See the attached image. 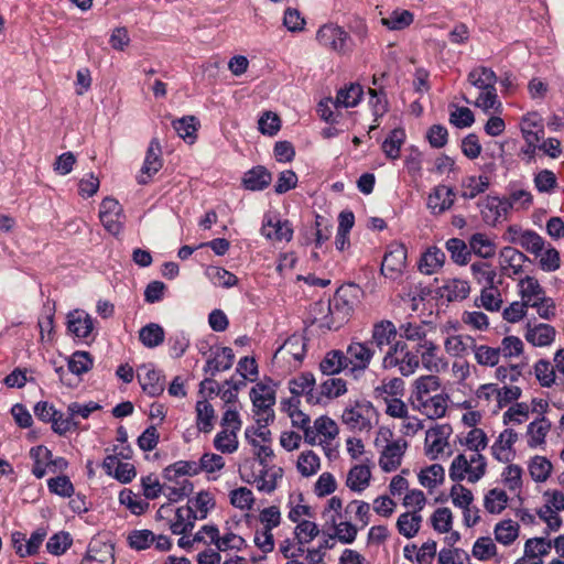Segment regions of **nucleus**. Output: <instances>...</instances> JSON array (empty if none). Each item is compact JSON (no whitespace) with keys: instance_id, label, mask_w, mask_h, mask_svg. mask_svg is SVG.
<instances>
[{"instance_id":"nucleus-39","label":"nucleus","mask_w":564,"mask_h":564,"mask_svg":"<svg viewBox=\"0 0 564 564\" xmlns=\"http://www.w3.org/2000/svg\"><path fill=\"white\" fill-rule=\"evenodd\" d=\"M470 293L469 283L462 279H451L442 288V296L448 302L463 301Z\"/></svg>"},{"instance_id":"nucleus-13","label":"nucleus","mask_w":564,"mask_h":564,"mask_svg":"<svg viewBox=\"0 0 564 564\" xmlns=\"http://www.w3.org/2000/svg\"><path fill=\"white\" fill-rule=\"evenodd\" d=\"M398 329L395 325L388 319L376 322L371 329V339L368 341L372 348L382 351L384 347L394 344Z\"/></svg>"},{"instance_id":"nucleus-28","label":"nucleus","mask_w":564,"mask_h":564,"mask_svg":"<svg viewBox=\"0 0 564 564\" xmlns=\"http://www.w3.org/2000/svg\"><path fill=\"white\" fill-rule=\"evenodd\" d=\"M470 271L474 280L482 288H490L502 283L497 280L496 268L487 261H476L470 265Z\"/></svg>"},{"instance_id":"nucleus-30","label":"nucleus","mask_w":564,"mask_h":564,"mask_svg":"<svg viewBox=\"0 0 564 564\" xmlns=\"http://www.w3.org/2000/svg\"><path fill=\"white\" fill-rule=\"evenodd\" d=\"M445 253L440 248L433 246L426 249L419 261V270L421 273L431 275L436 273L445 262Z\"/></svg>"},{"instance_id":"nucleus-6","label":"nucleus","mask_w":564,"mask_h":564,"mask_svg":"<svg viewBox=\"0 0 564 564\" xmlns=\"http://www.w3.org/2000/svg\"><path fill=\"white\" fill-rule=\"evenodd\" d=\"M174 512V518L169 520V527L173 534H185L194 528L198 519L197 513L191 505L182 506L173 510L171 505H163L156 512L158 519H167L170 513Z\"/></svg>"},{"instance_id":"nucleus-19","label":"nucleus","mask_w":564,"mask_h":564,"mask_svg":"<svg viewBox=\"0 0 564 564\" xmlns=\"http://www.w3.org/2000/svg\"><path fill=\"white\" fill-rule=\"evenodd\" d=\"M499 258L501 272L509 278L520 274L523 271V263L528 260L524 253L512 247L502 248Z\"/></svg>"},{"instance_id":"nucleus-54","label":"nucleus","mask_w":564,"mask_h":564,"mask_svg":"<svg viewBox=\"0 0 564 564\" xmlns=\"http://www.w3.org/2000/svg\"><path fill=\"white\" fill-rule=\"evenodd\" d=\"M445 478V470L442 465L433 464L430 467L422 469L419 474L420 484L429 489L435 488L442 484Z\"/></svg>"},{"instance_id":"nucleus-10","label":"nucleus","mask_w":564,"mask_h":564,"mask_svg":"<svg viewBox=\"0 0 564 564\" xmlns=\"http://www.w3.org/2000/svg\"><path fill=\"white\" fill-rule=\"evenodd\" d=\"M419 352L421 351L420 362L430 372H441L448 366L445 358L440 354V347L432 340L417 343Z\"/></svg>"},{"instance_id":"nucleus-24","label":"nucleus","mask_w":564,"mask_h":564,"mask_svg":"<svg viewBox=\"0 0 564 564\" xmlns=\"http://www.w3.org/2000/svg\"><path fill=\"white\" fill-rule=\"evenodd\" d=\"M67 329L78 338H87L94 329V321L85 311L75 310L67 315Z\"/></svg>"},{"instance_id":"nucleus-47","label":"nucleus","mask_w":564,"mask_h":564,"mask_svg":"<svg viewBox=\"0 0 564 564\" xmlns=\"http://www.w3.org/2000/svg\"><path fill=\"white\" fill-rule=\"evenodd\" d=\"M296 468L303 477L315 475L321 468V459L313 451H304L299 455Z\"/></svg>"},{"instance_id":"nucleus-50","label":"nucleus","mask_w":564,"mask_h":564,"mask_svg":"<svg viewBox=\"0 0 564 564\" xmlns=\"http://www.w3.org/2000/svg\"><path fill=\"white\" fill-rule=\"evenodd\" d=\"M551 427L550 422L545 417H541L528 425V445L536 447L545 442L546 434Z\"/></svg>"},{"instance_id":"nucleus-40","label":"nucleus","mask_w":564,"mask_h":564,"mask_svg":"<svg viewBox=\"0 0 564 564\" xmlns=\"http://www.w3.org/2000/svg\"><path fill=\"white\" fill-rule=\"evenodd\" d=\"M283 470L280 467H262L259 476L254 479L257 488L263 492H272L276 488L278 479L282 478Z\"/></svg>"},{"instance_id":"nucleus-45","label":"nucleus","mask_w":564,"mask_h":564,"mask_svg":"<svg viewBox=\"0 0 564 564\" xmlns=\"http://www.w3.org/2000/svg\"><path fill=\"white\" fill-rule=\"evenodd\" d=\"M553 547L552 541L545 538H532L527 540L524 544L525 556L532 561L542 560L543 556L547 555Z\"/></svg>"},{"instance_id":"nucleus-23","label":"nucleus","mask_w":564,"mask_h":564,"mask_svg":"<svg viewBox=\"0 0 564 564\" xmlns=\"http://www.w3.org/2000/svg\"><path fill=\"white\" fill-rule=\"evenodd\" d=\"M441 387V381L437 376L425 375L415 379L412 383L411 398L414 403H420L423 400L432 397L433 392H436Z\"/></svg>"},{"instance_id":"nucleus-26","label":"nucleus","mask_w":564,"mask_h":564,"mask_svg":"<svg viewBox=\"0 0 564 564\" xmlns=\"http://www.w3.org/2000/svg\"><path fill=\"white\" fill-rule=\"evenodd\" d=\"M555 328L549 324L541 323L531 326L529 323L527 325L524 337L533 346L543 347L551 345L555 339Z\"/></svg>"},{"instance_id":"nucleus-52","label":"nucleus","mask_w":564,"mask_h":564,"mask_svg":"<svg viewBox=\"0 0 564 564\" xmlns=\"http://www.w3.org/2000/svg\"><path fill=\"white\" fill-rule=\"evenodd\" d=\"M30 456L34 460L32 474L37 479L43 478L46 474V467L48 459L52 457V452L45 446L39 445L31 448Z\"/></svg>"},{"instance_id":"nucleus-11","label":"nucleus","mask_w":564,"mask_h":564,"mask_svg":"<svg viewBox=\"0 0 564 564\" xmlns=\"http://www.w3.org/2000/svg\"><path fill=\"white\" fill-rule=\"evenodd\" d=\"M313 426L321 437L318 444L323 447L325 455L332 458L336 452V447L333 446V441L339 433L336 422L328 416H319L314 421Z\"/></svg>"},{"instance_id":"nucleus-37","label":"nucleus","mask_w":564,"mask_h":564,"mask_svg":"<svg viewBox=\"0 0 564 564\" xmlns=\"http://www.w3.org/2000/svg\"><path fill=\"white\" fill-rule=\"evenodd\" d=\"M470 253L474 252L476 256L489 259L496 253L495 242L485 234L476 232L469 238Z\"/></svg>"},{"instance_id":"nucleus-22","label":"nucleus","mask_w":564,"mask_h":564,"mask_svg":"<svg viewBox=\"0 0 564 564\" xmlns=\"http://www.w3.org/2000/svg\"><path fill=\"white\" fill-rule=\"evenodd\" d=\"M261 234L269 240L274 241H290L293 237V228L288 220L281 221L276 219L273 221L272 218L265 217Z\"/></svg>"},{"instance_id":"nucleus-9","label":"nucleus","mask_w":564,"mask_h":564,"mask_svg":"<svg viewBox=\"0 0 564 564\" xmlns=\"http://www.w3.org/2000/svg\"><path fill=\"white\" fill-rule=\"evenodd\" d=\"M406 265V249L401 243L391 245L386 252L382 263L381 273L391 280H395L401 275Z\"/></svg>"},{"instance_id":"nucleus-16","label":"nucleus","mask_w":564,"mask_h":564,"mask_svg":"<svg viewBox=\"0 0 564 564\" xmlns=\"http://www.w3.org/2000/svg\"><path fill=\"white\" fill-rule=\"evenodd\" d=\"M455 202L453 188L445 185L435 186L427 197V208L433 215H441L451 209Z\"/></svg>"},{"instance_id":"nucleus-64","label":"nucleus","mask_w":564,"mask_h":564,"mask_svg":"<svg viewBox=\"0 0 564 564\" xmlns=\"http://www.w3.org/2000/svg\"><path fill=\"white\" fill-rule=\"evenodd\" d=\"M330 521L335 530V536L339 542L350 544L356 540L358 530L355 524L349 521H340L337 523V518L335 516H332Z\"/></svg>"},{"instance_id":"nucleus-60","label":"nucleus","mask_w":564,"mask_h":564,"mask_svg":"<svg viewBox=\"0 0 564 564\" xmlns=\"http://www.w3.org/2000/svg\"><path fill=\"white\" fill-rule=\"evenodd\" d=\"M489 186L488 177L486 176H469L463 182L462 196L467 199H473L477 195L484 193Z\"/></svg>"},{"instance_id":"nucleus-8","label":"nucleus","mask_w":564,"mask_h":564,"mask_svg":"<svg viewBox=\"0 0 564 564\" xmlns=\"http://www.w3.org/2000/svg\"><path fill=\"white\" fill-rule=\"evenodd\" d=\"M375 413L372 404L368 401L356 402L347 408L341 415L343 422L351 430L369 431L371 417Z\"/></svg>"},{"instance_id":"nucleus-62","label":"nucleus","mask_w":564,"mask_h":564,"mask_svg":"<svg viewBox=\"0 0 564 564\" xmlns=\"http://www.w3.org/2000/svg\"><path fill=\"white\" fill-rule=\"evenodd\" d=\"M119 501L137 516L142 514L149 507V502L147 500L141 499L130 489H123L120 491Z\"/></svg>"},{"instance_id":"nucleus-61","label":"nucleus","mask_w":564,"mask_h":564,"mask_svg":"<svg viewBox=\"0 0 564 564\" xmlns=\"http://www.w3.org/2000/svg\"><path fill=\"white\" fill-rule=\"evenodd\" d=\"M473 352L477 364L480 366L495 367L499 364L500 356L498 348L476 344Z\"/></svg>"},{"instance_id":"nucleus-42","label":"nucleus","mask_w":564,"mask_h":564,"mask_svg":"<svg viewBox=\"0 0 564 564\" xmlns=\"http://www.w3.org/2000/svg\"><path fill=\"white\" fill-rule=\"evenodd\" d=\"M475 305L477 307H484L489 312H498L502 305V299L498 285L482 288L480 296L475 301Z\"/></svg>"},{"instance_id":"nucleus-59","label":"nucleus","mask_w":564,"mask_h":564,"mask_svg":"<svg viewBox=\"0 0 564 564\" xmlns=\"http://www.w3.org/2000/svg\"><path fill=\"white\" fill-rule=\"evenodd\" d=\"M197 413V427L204 433H209L213 430V420L215 412L213 405L207 401H198L196 403Z\"/></svg>"},{"instance_id":"nucleus-15","label":"nucleus","mask_w":564,"mask_h":564,"mask_svg":"<svg viewBox=\"0 0 564 564\" xmlns=\"http://www.w3.org/2000/svg\"><path fill=\"white\" fill-rule=\"evenodd\" d=\"M406 446V441L402 438L387 444L379 459L381 469L386 473L395 470L401 465Z\"/></svg>"},{"instance_id":"nucleus-36","label":"nucleus","mask_w":564,"mask_h":564,"mask_svg":"<svg viewBox=\"0 0 564 564\" xmlns=\"http://www.w3.org/2000/svg\"><path fill=\"white\" fill-rule=\"evenodd\" d=\"M271 173L263 166H256L243 176V186L250 191H262L271 182Z\"/></svg>"},{"instance_id":"nucleus-7","label":"nucleus","mask_w":564,"mask_h":564,"mask_svg":"<svg viewBox=\"0 0 564 564\" xmlns=\"http://www.w3.org/2000/svg\"><path fill=\"white\" fill-rule=\"evenodd\" d=\"M376 349L367 341L351 340L346 349L348 371L357 378L368 369Z\"/></svg>"},{"instance_id":"nucleus-53","label":"nucleus","mask_w":564,"mask_h":564,"mask_svg":"<svg viewBox=\"0 0 564 564\" xmlns=\"http://www.w3.org/2000/svg\"><path fill=\"white\" fill-rule=\"evenodd\" d=\"M205 274L215 286L231 288L238 283L234 273L220 267L210 265L206 269Z\"/></svg>"},{"instance_id":"nucleus-55","label":"nucleus","mask_w":564,"mask_h":564,"mask_svg":"<svg viewBox=\"0 0 564 564\" xmlns=\"http://www.w3.org/2000/svg\"><path fill=\"white\" fill-rule=\"evenodd\" d=\"M193 484L189 480L182 478V480L178 481V484H163L162 492L166 496V498L170 501L176 502L185 497H188L193 492Z\"/></svg>"},{"instance_id":"nucleus-14","label":"nucleus","mask_w":564,"mask_h":564,"mask_svg":"<svg viewBox=\"0 0 564 564\" xmlns=\"http://www.w3.org/2000/svg\"><path fill=\"white\" fill-rule=\"evenodd\" d=\"M159 140L156 138L152 139L147 151L141 174L138 176L139 184H147L149 180L160 171L163 164Z\"/></svg>"},{"instance_id":"nucleus-43","label":"nucleus","mask_w":564,"mask_h":564,"mask_svg":"<svg viewBox=\"0 0 564 564\" xmlns=\"http://www.w3.org/2000/svg\"><path fill=\"white\" fill-rule=\"evenodd\" d=\"M238 431L224 427L214 438V447L223 454H232L238 449Z\"/></svg>"},{"instance_id":"nucleus-33","label":"nucleus","mask_w":564,"mask_h":564,"mask_svg":"<svg viewBox=\"0 0 564 564\" xmlns=\"http://www.w3.org/2000/svg\"><path fill=\"white\" fill-rule=\"evenodd\" d=\"M364 90L359 84L350 83L339 88L336 95L334 108H349L359 104Z\"/></svg>"},{"instance_id":"nucleus-3","label":"nucleus","mask_w":564,"mask_h":564,"mask_svg":"<svg viewBox=\"0 0 564 564\" xmlns=\"http://www.w3.org/2000/svg\"><path fill=\"white\" fill-rule=\"evenodd\" d=\"M357 289L354 285L340 286L332 301L328 303V312L332 315V322L327 323L328 329H338L352 314L357 295Z\"/></svg>"},{"instance_id":"nucleus-41","label":"nucleus","mask_w":564,"mask_h":564,"mask_svg":"<svg viewBox=\"0 0 564 564\" xmlns=\"http://www.w3.org/2000/svg\"><path fill=\"white\" fill-rule=\"evenodd\" d=\"M306 352L305 339L302 335L294 334L290 336L283 345L279 347L275 352L278 354L289 355L294 358V360L301 362Z\"/></svg>"},{"instance_id":"nucleus-46","label":"nucleus","mask_w":564,"mask_h":564,"mask_svg":"<svg viewBox=\"0 0 564 564\" xmlns=\"http://www.w3.org/2000/svg\"><path fill=\"white\" fill-rule=\"evenodd\" d=\"M164 329L155 323L143 326L139 332V339L147 348H154L164 341Z\"/></svg>"},{"instance_id":"nucleus-5","label":"nucleus","mask_w":564,"mask_h":564,"mask_svg":"<svg viewBox=\"0 0 564 564\" xmlns=\"http://www.w3.org/2000/svg\"><path fill=\"white\" fill-rule=\"evenodd\" d=\"M316 39L321 45L339 54H347L356 46L351 36L341 26L332 23L321 26Z\"/></svg>"},{"instance_id":"nucleus-32","label":"nucleus","mask_w":564,"mask_h":564,"mask_svg":"<svg viewBox=\"0 0 564 564\" xmlns=\"http://www.w3.org/2000/svg\"><path fill=\"white\" fill-rule=\"evenodd\" d=\"M404 381L399 377H394L388 380H382L381 383L375 388L373 395L377 400H382L384 402L389 399L402 397L404 394Z\"/></svg>"},{"instance_id":"nucleus-34","label":"nucleus","mask_w":564,"mask_h":564,"mask_svg":"<svg viewBox=\"0 0 564 564\" xmlns=\"http://www.w3.org/2000/svg\"><path fill=\"white\" fill-rule=\"evenodd\" d=\"M417 409L430 419L443 417L447 410V397L434 394L416 404Z\"/></svg>"},{"instance_id":"nucleus-49","label":"nucleus","mask_w":564,"mask_h":564,"mask_svg":"<svg viewBox=\"0 0 564 564\" xmlns=\"http://www.w3.org/2000/svg\"><path fill=\"white\" fill-rule=\"evenodd\" d=\"M425 442L427 446V454L435 459L443 453L444 447L447 445L445 438V426L429 430L426 432Z\"/></svg>"},{"instance_id":"nucleus-48","label":"nucleus","mask_w":564,"mask_h":564,"mask_svg":"<svg viewBox=\"0 0 564 564\" xmlns=\"http://www.w3.org/2000/svg\"><path fill=\"white\" fill-rule=\"evenodd\" d=\"M405 141V132L403 129H394L382 142V151L386 156L397 160L400 156V149Z\"/></svg>"},{"instance_id":"nucleus-58","label":"nucleus","mask_w":564,"mask_h":564,"mask_svg":"<svg viewBox=\"0 0 564 564\" xmlns=\"http://www.w3.org/2000/svg\"><path fill=\"white\" fill-rule=\"evenodd\" d=\"M155 540V535L151 530H132L127 538L131 549L142 551L149 549Z\"/></svg>"},{"instance_id":"nucleus-25","label":"nucleus","mask_w":564,"mask_h":564,"mask_svg":"<svg viewBox=\"0 0 564 564\" xmlns=\"http://www.w3.org/2000/svg\"><path fill=\"white\" fill-rule=\"evenodd\" d=\"M533 203V196L529 191L522 188L511 189L508 196L498 202L497 207L503 213L509 209H529Z\"/></svg>"},{"instance_id":"nucleus-20","label":"nucleus","mask_w":564,"mask_h":564,"mask_svg":"<svg viewBox=\"0 0 564 564\" xmlns=\"http://www.w3.org/2000/svg\"><path fill=\"white\" fill-rule=\"evenodd\" d=\"M451 498L454 506L464 510V523L467 527L475 525L479 521L478 510H475V517L473 520L469 519L470 503L473 502V494L469 489L464 486L456 484L451 489Z\"/></svg>"},{"instance_id":"nucleus-35","label":"nucleus","mask_w":564,"mask_h":564,"mask_svg":"<svg viewBox=\"0 0 564 564\" xmlns=\"http://www.w3.org/2000/svg\"><path fill=\"white\" fill-rule=\"evenodd\" d=\"M321 371L324 375L333 376L343 370H348L346 355L344 351L335 349L328 351L319 364Z\"/></svg>"},{"instance_id":"nucleus-31","label":"nucleus","mask_w":564,"mask_h":564,"mask_svg":"<svg viewBox=\"0 0 564 564\" xmlns=\"http://www.w3.org/2000/svg\"><path fill=\"white\" fill-rule=\"evenodd\" d=\"M371 471L368 466L355 465L347 474L346 486L355 492H362L369 487Z\"/></svg>"},{"instance_id":"nucleus-18","label":"nucleus","mask_w":564,"mask_h":564,"mask_svg":"<svg viewBox=\"0 0 564 564\" xmlns=\"http://www.w3.org/2000/svg\"><path fill=\"white\" fill-rule=\"evenodd\" d=\"M520 130L527 144H538L544 137L543 120L538 112H529L520 121Z\"/></svg>"},{"instance_id":"nucleus-63","label":"nucleus","mask_w":564,"mask_h":564,"mask_svg":"<svg viewBox=\"0 0 564 564\" xmlns=\"http://www.w3.org/2000/svg\"><path fill=\"white\" fill-rule=\"evenodd\" d=\"M529 471L534 481L543 482L552 471V464L543 456H535L529 464Z\"/></svg>"},{"instance_id":"nucleus-4","label":"nucleus","mask_w":564,"mask_h":564,"mask_svg":"<svg viewBox=\"0 0 564 564\" xmlns=\"http://www.w3.org/2000/svg\"><path fill=\"white\" fill-rule=\"evenodd\" d=\"M258 423L268 425L274 420L273 405L275 404V390L262 382L257 383L250 391Z\"/></svg>"},{"instance_id":"nucleus-1","label":"nucleus","mask_w":564,"mask_h":564,"mask_svg":"<svg viewBox=\"0 0 564 564\" xmlns=\"http://www.w3.org/2000/svg\"><path fill=\"white\" fill-rule=\"evenodd\" d=\"M460 444L475 452L467 458L464 454L457 455L449 467V477L454 481H460L467 477L469 482H477L486 474L487 462L480 454L488 445V438L484 430L471 429Z\"/></svg>"},{"instance_id":"nucleus-38","label":"nucleus","mask_w":564,"mask_h":564,"mask_svg":"<svg viewBox=\"0 0 564 564\" xmlns=\"http://www.w3.org/2000/svg\"><path fill=\"white\" fill-rule=\"evenodd\" d=\"M235 354L231 348L223 347L218 349L214 357L206 362L205 371H212V375L218 371H226L231 368Z\"/></svg>"},{"instance_id":"nucleus-12","label":"nucleus","mask_w":564,"mask_h":564,"mask_svg":"<svg viewBox=\"0 0 564 564\" xmlns=\"http://www.w3.org/2000/svg\"><path fill=\"white\" fill-rule=\"evenodd\" d=\"M138 381L142 390L150 397H159L163 393L164 379L151 365H142L138 369Z\"/></svg>"},{"instance_id":"nucleus-44","label":"nucleus","mask_w":564,"mask_h":564,"mask_svg":"<svg viewBox=\"0 0 564 564\" xmlns=\"http://www.w3.org/2000/svg\"><path fill=\"white\" fill-rule=\"evenodd\" d=\"M445 247L454 263L465 265L470 260L469 243L467 245L464 240L459 238H451L446 241Z\"/></svg>"},{"instance_id":"nucleus-21","label":"nucleus","mask_w":564,"mask_h":564,"mask_svg":"<svg viewBox=\"0 0 564 564\" xmlns=\"http://www.w3.org/2000/svg\"><path fill=\"white\" fill-rule=\"evenodd\" d=\"M80 564H115L113 546L100 541H93Z\"/></svg>"},{"instance_id":"nucleus-51","label":"nucleus","mask_w":564,"mask_h":564,"mask_svg":"<svg viewBox=\"0 0 564 564\" xmlns=\"http://www.w3.org/2000/svg\"><path fill=\"white\" fill-rule=\"evenodd\" d=\"M422 517L417 512H405L402 513L397 521V528L403 536L411 539L420 530Z\"/></svg>"},{"instance_id":"nucleus-56","label":"nucleus","mask_w":564,"mask_h":564,"mask_svg":"<svg viewBox=\"0 0 564 564\" xmlns=\"http://www.w3.org/2000/svg\"><path fill=\"white\" fill-rule=\"evenodd\" d=\"M519 534V524L512 520H503L495 528V538L505 545L511 544Z\"/></svg>"},{"instance_id":"nucleus-27","label":"nucleus","mask_w":564,"mask_h":564,"mask_svg":"<svg viewBox=\"0 0 564 564\" xmlns=\"http://www.w3.org/2000/svg\"><path fill=\"white\" fill-rule=\"evenodd\" d=\"M199 474L198 463L194 460H178L169 465L163 470V478L167 482L178 484L184 476H196Z\"/></svg>"},{"instance_id":"nucleus-29","label":"nucleus","mask_w":564,"mask_h":564,"mask_svg":"<svg viewBox=\"0 0 564 564\" xmlns=\"http://www.w3.org/2000/svg\"><path fill=\"white\" fill-rule=\"evenodd\" d=\"M476 345L474 337L469 335H452L444 341L446 352L453 357H464L473 352Z\"/></svg>"},{"instance_id":"nucleus-2","label":"nucleus","mask_w":564,"mask_h":564,"mask_svg":"<svg viewBox=\"0 0 564 564\" xmlns=\"http://www.w3.org/2000/svg\"><path fill=\"white\" fill-rule=\"evenodd\" d=\"M382 368L390 370L395 368L403 377L414 375L420 368V356L417 347L410 349L403 340L394 341L382 358Z\"/></svg>"},{"instance_id":"nucleus-57","label":"nucleus","mask_w":564,"mask_h":564,"mask_svg":"<svg viewBox=\"0 0 564 564\" xmlns=\"http://www.w3.org/2000/svg\"><path fill=\"white\" fill-rule=\"evenodd\" d=\"M513 241L519 243L527 251L534 254L541 253V251L544 248L543 238L532 230L519 232V237L517 239H513Z\"/></svg>"},{"instance_id":"nucleus-17","label":"nucleus","mask_w":564,"mask_h":564,"mask_svg":"<svg viewBox=\"0 0 564 564\" xmlns=\"http://www.w3.org/2000/svg\"><path fill=\"white\" fill-rule=\"evenodd\" d=\"M517 441L518 434L513 430H505L491 446L492 456L500 463L511 462L514 456L513 445Z\"/></svg>"}]
</instances>
